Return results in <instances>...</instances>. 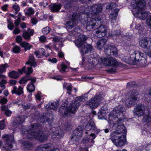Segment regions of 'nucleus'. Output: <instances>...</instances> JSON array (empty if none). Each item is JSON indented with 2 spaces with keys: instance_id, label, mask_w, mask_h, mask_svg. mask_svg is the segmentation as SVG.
<instances>
[{
  "instance_id": "nucleus-1",
  "label": "nucleus",
  "mask_w": 151,
  "mask_h": 151,
  "mask_svg": "<svg viewBox=\"0 0 151 151\" xmlns=\"http://www.w3.org/2000/svg\"><path fill=\"white\" fill-rule=\"evenodd\" d=\"M42 127V124L35 123L32 125L31 128L29 130L22 128L21 129V131L23 135L26 134L29 138H35L39 141L42 142L47 140L48 135L40 131Z\"/></svg>"
},
{
  "instance_id": "nucleus-2",
  "label": "nucleus",
  "mask_w": 151,
  "mask_h": 151,
  "mask_svg": "<svg viewBox=\"0 0 151 151\" xmlns=\"http://www.w3.org/2000/svg\"><path fill=\"white\" fill-rule=\"evenodd\" d=\"M126 132L124 124L120 123V124L117 125L116 131L111 133L110 139L117 147L122 146L127 144Z\"/></svg>"
},
{
  "instance_id": "nucleus-3",
  "label": "nucleus",
  "mask_w": 151,
  "mask_h": 151,
  "mask_svg": "<svg viewBox=\"0 0 151 151\" xmlns=\"http://www.w3.org/2000/svg\"><path fill=\"white\" fill-rule=\"evenodd\" d=\"M131 5L133 8L132 12L135 17L143 20H145L149 17V13L148 12L141 11L146 8L145 1L144 0H133Z\"/></svg>"
},
{
  "instance_id": "nucleus-4",
  "label": "nucleus",
  "mask_w": 151,
  "mask_h": 151,
  "mask_svg": "<svg viewBox=\"0 0 151 151\" xmlns=\"http://www.w3.org/2000/svg\"><path fill=\"white\" fill-rule=\"evenodd\" d=\"M125 111V108L122 105H119L115 108L109 115L108 122L110 124H122L125 116L123 112Z\"/></svg>"
},
{
  "instance_id": "nucleus-5",
  "label": "nucleus",
  "mask_w": 151,
  "mask_h": 151,
  "mask_svg": "<svg viewBox=\"0 0 151 151\" xmlns=\"http://www.w3.org/2000/svg\"><path fill=\"white\" fill-rule=\"evenodd\" d=\"M76 15V14L72 15V18L65 24L66 28L68 31V34L71 36H77L81 31L80 27L76 26L77 20L76 17H74Z\"/></svg>"
},
{
  "instance_id": "nucleus-6",
  "label": "nucleus",
  "mask_w": 151,
  "mask_h": 151,
  "mask_svg": "<svg viewBox=\"0 0 151 151\" xmlns=\"http://www.w3.org/2000/svg\"><path fill=\"white\" fill-rule=\"evenodd\" d=\"M66 104H63L59 110V112L63 115L64 117L70 116L71 114H73L76 112L79 108L80 104L79 102H72L69 107H67Z\"/></svg>"
},
{
  "instance_id": "nucleus-7",
  "label": "nucleus",
  "mask_w": 151,
  "mask_h": 151,
  "mask_svg": "<svg viewBox=\"0 0 151 151\" xmlns=\"http://www.w3.org/2000/svg\"><path fill=\"white\" fill-rule=\"evenodd\" d=\"M111 57L107 58H97L93 57H90L88 60V65L89 68L94 67L97 64L102 63L106 66H110Z\"/></svg>"
},
{
  "instance_id": "nucleus-8",
  "label": "nucleus",
  "mask_w": 151,
  "mask_h": 151,
  "mask_svg": "<svg viewBox=\"0 0 151 151\" xmlns=\"http://www.w3.org/2000/svg\"><path fill=\"white\" fill-rule=\"evenodd\" d=\"M19 72L22 74L23 73H24L27 75L24 77L22 78L19 81V82L20 84H24L26 83L27 82L30 80L32 82H35L36 81V79L35 77L32 78L29 75L30 74L32 73L33 70L31 67H29L26 68L25 66L21 69H18Z\"/></svg>"
},
{
  "instance_id": "nucleus-9",
  "label": "nucleus",
  "mask_w": 151,
  "mask_h": 151,
  "mask_svg": "<svg viewBox=\"0 0 151 151\" xmlns=\"http://www.w3.org/2000/svg\"><path fill=\"white\" fill-rule=\"evenodd\" d=\"M103 95L102 93H97L95 96L93 97L86 103V105L91 108H97L103 100Z\"/></svg>"
},
{
  "instance_id": "nucleus-10",
  "label": "nucleus",
  "mask_w": 151,
  "mask_h": 151,
  "mask_svg": "<svg viewBox=\"0 0 151 151\" xmlns=\"http://www.w3.org/2000/svg\"><path fill=\"white\" fill-rule=\"evenodd\" d=\"M130 58H132V60L133 62V64L137 61L139 62L140 64H143L146 62L145 58L144 56L145 55L139 51H134L133 50L130 51L129 52Z\"/></svg>"
},
{
  "instance_id": "nucleus-11",
  "label": "nucleus",
  "mask_w": 151,
  "mask_h": 151,
  "mask_svg": "<svg viewBox=\"0 0 151 151\" xmlns=\"http://www.w3.org/2000/svg\"><path fill=\"white\" fill-rule=\"evenodd\" d=\"M138 92L135 89L131 90L129 91V96L125 102L126 105L129 107L134 105L135 101L137 100L136 96L138 95Z\"/></svg>"
},
{
  "instance_id": "nucleus-12",
  "label": "nucleus",
  "mask_w": 151,
  "mask_h": 151,
  "mask_svg": "<svg viewBox=\"0 0 151 151\" xmlns=\"http://www.w3.org/2000/svg\"><path fill=\"white\" fill-rule=\"evenodd\" d=\"M86 9H88L89 12L86 13L87 17H90L91 15V17L95 15H97L101 12L102 10V7L101 5L99 4H95L92 6H88Z\"/></svg>"
},
{
  "instance_id": "nucleus-13",
  "label": "nucleus",
  "mask_w": 151,
  "mask_h": 151,
  "mask_svg": "<svg viewBox=\"0 0 151 151\" xmlns=\"http://www.w3.org/2000/svg\"><path fill=\"white\" fill-rule=\"evenodd\" d=\"M101 20L100 18L98 17L91 19L86 24V28L87 30L90 31L97 28L98 26L101 23Z\"/></svg>"
},
{
  "instance_id": "nucleus-14",
  "label": "nucleus",
  "mask_w": 151,
  "mask_h": 151,
  "mask_svg": "<svg viewBox=\"0 0 151 151\" xmlns=\"http://www.w3.org/2000/svg\"><path fill=\"white\" fill-rule=\"evenodd\" d=\"M84 127L81 126H78L73 132V136L71 137L70 142H76L80 139L82 134V132Z\"/></svg>"
},
{
  "instance_id": "nucleus-15",
  "label": "nucleus",
  "mask_w": 151,
  "mask_h": 151,
  "mask_svg": "<svg viewBox=\"0 0 151 151\" xmlns=\"http://www.w3.org/2000/svg\"><path fill=\"white\" fill-rule=\"evenodd\" d=\"M145 107L142 104L136 105L133 110L134 115L138 117L142 116L145 113Z\"/></svg>"
},
{
  "instance_id": "nucleus-16",
  "label": "nucleus",
  "mask_w": 151,
  "mask_h": 151,
  "mask_svg": "<svg viewBox=\"0 0 151 151\" xmlns=\"http://www.w3.org/2000/svg\"><path fill=\"white\" fill-rule=\"evenodd\" d=\"M97 28V31L94 34L95 36L100 38L106 35L108 29L107 27L103 25H100Z\"/></svg>"
},
{
  "instance_id": "nucleus-17",
  "label": "nucleus",
  "mask_w": 151,
  "mask_h": 151,
  "mask_svg": "<svg viewBox=\"0 0 151 151\" xmlns=\"http://www.w3.org/2000/svg\"><path fill=\"white\" fill-rule=\"evenodd\" d=\"M104 51L105 53L108 55H113L114 56H117L118 50L114 46L107 45L104 49Z\"/></svg>"
},
{
  "instance_id": "nucleus-18",
  "label": "nucleus",
  "mask_w": 151,
  "mask_h": 151,
  "mask_svg": "<svg viewBox=\"0 0 151 151\" xmlns=\"http://www.w3.org/2000/svg\"><path fill=\"white\" fill-rule=\"evenodd\" d=\"M140 46L143 48L147 49L151 52V39L149 38H145L139 42Z\"/></svg>"
},
{
  "instance_id": "nucleus-19",
  "label": "nucleus",
  "mask_w": 151,
  "mask_h": 151,
  "mask_svg": "<svg viewBox=\"0 0 151 151\" xmlns=\"http://www.w3.org/2000/svg\"><path fill=\"white\" fill-rule=\"evenodd\" d=\"M88 37L83 35H80L78 39L74 41L76 45L78 48L82 47L84 44H86L85 42Z\"/></svg>"
},
{
  "instance_id": "nucleus-20",
  "label": "nucleus",
  "mask_w": 151,
  "mask_h": 151,
  "mask_svg": "<svg viewBox=\"0 0 151 151\" xmlns=\"http://www.w3.org/2000/svg\"><path fill=\"white\" fill-rule=\"evenodd\" d=\"M2 137L5 141L9 148L12 149V145L14 143L13 136L10 134H5L3 135Z\"/></svg>"
},
{
  "instance_id": "nucleus-21",
  "label": "nucleus",
  "mask_w": 151,
  "mask_h": 151,
  "mask_svg": "<svg viewBox=\"0 0 151 151\" xmlns=\"http://www.w3.org/2000/svg\"><path fill=\"white\" fill-rule=\"evenodd\" d=\"M24 119L22 117H17L13 121L12 125L14 128L19 127L24 121Z\"/></svg>"
},
{
  "instance_id": "nucleus-22",
  "label": "nucleus",
  "mask_w": 151,
  "mask_h": 151,
  "mask_svg": "<svg viewBox=\"0 0 151 151\" xmlns=\"http://www.w3.org/2000/svg\"><path fill=\"white\" fill-rule=\"evenodd\" d=\"M52 146V144L50 143L41 145L37 147L36 151H48Z\"/></svg>"
},
{
  "instance_id": "nucleus-23",
  "label": "nucleus",
  "mask_w": 151,
  "mask_h": 151,
  "mask_svg": "<svg viewBox=\"0 0 151 151\" xmlns=\"http://www.w3.org/2000/svg\"><path fill=\"white\" fill-rule=\"evenodd\" d=\"M79 48L82 54H85L86 53L88 52L91 51L92 50V47L91 45L86 43L84 44L82 47Z\"/></svg>"
},
{
  "instance_id": "nucleus-24",
  "label": "nucleus",
  "mask_w": 151,
  "mask_h": 151,
  "mask_svg": "<svg viewBox=\"0 0 151 151\" xmlns=\"http://www.w3.org/2000/svg\"><path fill=\"white\" fill-rule=\"evenodd\" d=\"M107 41V40L104 38L99 40L96 43L97 48L100 50L102 49Z\"/></svg>"
},
{
  "instance_id": "nucleus-25",
  "label": "nucleus",
  "mask_w": 151,
  "mask_h": 151,
  "mask_svg": "<svg viewBox=\"0 0 151 151\" xmlns=\"http://www.w3.org/2000/svg\"><path fill=\"white\" fill-rule=\"evenodd\" d=\"M35 53L36 55V57L37 58H40V55L41 54L46 57H47L50 55V54L49 53H46L45 52V50L43 48L40 49L38 51H35Z\"/></svg>"
},
{
  "instance_id": "nucleus-26",
  "label": "nucleus",
  "mask_w": 151,
  "mask_h": 151,
  "mask_svg": "<svg viewBox=\"0 0 151 151\" xmlns=\"http://www.w3.org/2000/svg\"><path fill=\"white\" fill-rule=\"evenodd\" d=\"M12 94H15L20 96L23 93V88L21 86H19L18 88L16 86H14L13 89L12 90Z\"/></svg>"
},
{
  "instance_id": "nucleus-27",
  "label": "nucleus",
  "mask_w": 151,
  "mask_h": 151,
  "mask_svg": "<svg viewBox=\"0 0 151 151\" xmlns=\"http://www.w3.org/2000/svg\"><path fill=\"white\" fill-rule=\"evenodd\" d=\"M35 60L34 56L30 55L29 56V60L26 62V64H29L31 66L35 67L37 66V64Z\"/></svg>"
},
{
  "instance_id": "nucleus-28",
  "label": "nucleus",
  "mask_w": 151,
  "mask_h": 151,
  "mask_svg": "<svg viewBox=\"0 0 151 151\" xmlns=\"http://www.w3.org/2000/svg\"><path fill=\"white\" fill-rule=\"evenodd\" d=\"M49 8L53 12H57L61 9V5L56 4H52L49 6Z\"/></svg>"
},
{
  "instance_id": "nucleus-29",
  "label": "nucleus",
  "mask_w": 151,
  "mask_h": 151,
  "mask_svg": "<svg viewBox=\"0 0 151 151\" xmlns=\"http://www.w3.org/2000/svg\"><path fill=\"white\" fill-rule=\"evenodd\" d=\"M119 10L118 9H115L114 11L115 12L111 13L109 15V18L112 22H113L114 21H115Z\"/></svg>"
},
{
  "instance_id": "nucleus-30",
  "label": "nucleus",
  "mask_w": 151,
  "mask_h": 151,
  "mask_svg": "<svg viewBox=\"0 0 151 151\" xmlns=\"http://www.w3.org/2000/svg\"><path fill=\"white\" fill-rule=\"evenodd\" d=\"M34 31L31 29L29 32H25L23 33L22 36L26 40H29L30 38V36L33 35Z\"/></svg>"
},
{
  "instance_id": "nucleus-31",
  "label": "nucleus",
  "mask_w": 151,
  "mask_h": 151,
  "mask_svg": "<svg viewBox=\"0 0 151 151\" xmlns=\"http://www.w3.org/2000/svg\"><path fill=\"white\" fill-rule=\"evenodd\" d=\"M59 106V103L58 102H54L53 103H51L50 104V103H49L48 105H47L46 106V108H50L51 109H56Z\"/></svg>"
},
{
  "instance_id": "nucleus-32",
  "label": "nucleus",
  "mask_w": 151,
  "mask_h": 151,
  "mask_svg": "<svg viewBox=\"0 0 151 151\" xmlns=\"http://www.w3.org/2000/svg\"><path fill=\"white\" fill-rule=\"evenodd\" d=\"M19 73L14 70L9 72V76L14 79H17L19 77Z\"/></svg>"
},
{
  "instance_id": "nucleus-33",
  "label": "nucleus",
  "mask_w": 151,
  "mask_h": 151,
  "mask_svg": "<svg viewBox=\"0 0 151 151\" xmlns=\"http://www.w3.org/2000/svg\"><path fill=\"white\" fill-rule=\"evenodd\" d=\"M96 127L94 122H91L89 124H87L85 127L86 131H91L94 129H95Z\"/></svg>"
},
{
  "instance_id": "nucleus-34",
  "label": "nucleus",
  "mask_w": 151,
  "mask_h": 151,
  "mask_svg": "<svg viewBox=\"0 0 151 151\" xmlns=\"http://www.w3.org/2000/svg\"><path fill=\"white\" fill-rule=\"evenodd\" d=\"M30 84H28L27 87V90L29 92H32L35 90V86L34 84L32 82Z\"/></svg>"
},
{
  "instance_id": "nucleus-35",
  "label": "nucleus",
  "mask_w": 151,
  "mask_h": 151,
  "mask_svg": "<svg viewBox=\"0 0 151 151\" xmlns=\"http://www.w3.org/2000/svg\"><path fill=\"white\" fill-rule=\"evenodd\" d=\"M122 59L126 63L133 64V62L132 60V58H130V56H124L123 58Z\"/></svg>"
},
{
  "instance_id": "nucleus-36",
  "label": "nucleus",
  "mask_w": 151,
  "mask_h": 151,
  "mask_svg": "<svg viewBox=\"0 0 151 151\" xmlns=\"http://www.w3.org/2000/svg\"><path fill=\"white\" fill-rule=\"evenodd\" d=\"M21 46L24 48L25 51L29 50L31 47V46L29 44L26 42H22L21 44Z\"/></svg>"
},
{
  "instance_id": "nucleus-37",
  "label": "nucleus",
  "mask_w": 151,
  "mask_h": 151,
  "mask_svg": "<svg viewBox=\"0 0 151 151\" xmlns=\"http://www.w3.org/2000/svg\"><path fill=\"white\" fill-rule=\"evenodd\" d=\"M110 63V66H117L119 65V62H118L115 58L111 57Z\"/></svg>"
},
{
  "instance_id": "nucleus-38",
  "label": "nucleus",
  "mask_w": 151,
  "mask_h": 151,
  "mask_svg": "<svg viewBox=\"0 0 151 151\" xmlns=\"http://www.w3.org/2000/svg\"><path fill=\"white\" fill-rule=\"evenodd\" d=\"M144 97L143 99L147 102H151V92H149L148 94H146L144 95Z\"/></svg>"
},
{
  "instance_id": "nucleus-39",
  "label": "nucleus",
  "mask_w": 151,
  "mask_h": 151,
  "mask_svg": "<svg viewBox=\"0 0 151 151\" xmlns=\"http://www.w3.org/2000/svg\"><path fill=\"white\" fill-rule=\"evenodd\" d=\"M52 134L56 136H58V138L63 136L64 135L63 132L61 129H60L59 131H56L55 132L53 131Z\"/></svg>"
},
{
  "instance_id": "nucleus-40",
  "label": "nucleus",
  "mask_w": 151,
  "mask_h": 151,
  "mask_svg": "<svg viewBox=\"0 0 151 151\" xmlns=\"http://www.w3.org/2000/svg\"><path fill=\"white\" fill-rule=\"evenodd\" d=\"M142 121L144 122L147 123L151 122V117L149 114L147 115H145L142 119Z\"/></svg>"
},
{
  "instance_id": "nucleus-41",
  "label": "nucleus",
  "mask_w": 151,
  "mask_h": 151,
  "mask_svg": "<svg viewBox=\"0 0 151 151\" xmlns=\"http://www.w3.org/2000/svg\"><path fill=\"white\" fill-rule=\"evenodd\" d=\"M9 67L7 63L2 64L0 66V73H3L6 71V69Z\"/></svg>"
},
{
  "instance_id": "nucleus-42",
  "label": "nucleus",
  "mask_w": 151,
  "mask_h": 151,
  "mask_svg": "<svg viewBox=\"0 0 151 151\" xmlns=\"http://www.w3.org/2000/svg\"><path fill=\"white\" fill-rule=\"evenodd\" d=\"M135 28L138 30L139 33L140 34L142 33L144 29L143 27L139 24H137L135 27Z\"/></svg>"
},
{
  "instance_id": "nucleus-43",
  "label": "nucleus",
  "mask_w": 151,
  "mask_h": 151,
  "mask_svg": "<svg viewBox=\"0 0 151 151\" xmlns=\"http://www.w3.org/2000/svg\"><path fill=\"white\" fill-rule=\"evenodd\" d=\"M34 11L33 9L31 8L26 10L25 11V14L28 15H30L33 14H34Z\"/></svg>"
},
{
  "instance_id": "nucleus-44",
  "label": "nucleus",
  "mask_w": 151,
  "mask_h": 151,
  "mask_svg": "<svg viewBox=\"0 0 151 151\" xmlns=\"http://www.w3.org/2000/svg\"><path fill=\"white\" fill-rule=\"evenodd\" d=\"M84 97L83 96H81L77 97L75 99L74 101L75 102H79V104L80 105V102L83 101Z\"/></svg>"
},
{
  "instance_id": "nucleus-45",
  "label": "nucleus",
  "mask_w": 151,
  "mask_h": 151,
  "mask_svg": "<svg viewBox=\"0 0 151 151\" xmlns=\"http://www.w3.org/2000/svg\"><path fill=\"white\" fill-rule=\"evenodd\" d=\"M20 47L17 46H15L12 48V51L14 52L15 53H19L20 51Z\"/></svg>"
},
{
  "instance_id": "nucleus-46",
  "label": "nucleus",
  "mask_w": 151,
  "mask_h": 151,
  "mask_svg": "<svg viewBox=\"0 0 151 151\" xmlns=\"http://www.w3.org/2000/svg\"><path fill=\"white\" fill-rule=\"evenodd\" d=\"M7 82L4 80H2L0 82V86L2 88V90H4L6 86L5 84Z\"/></svg>"
},
{
  "instance_id": "nucleus-47",
  "label": "nucleus",
  "mask_w": 151,
  "mask_h": 151,
  "mask_svg": "<svg viewBox=\"0 0 151 151\" xmlns=\"http://www.w3.org/2000/svg\"><path fill=\"white\" fill-rule=\"evenodd\" d=\"M12 8L15 10V13L16 14L18 13L20 10L19 6L17 5L16 3H15V4L13 5Z\"/></svg>"
},
{
  "instance_id": "nucleus-48",
  "label": "nucleus",
  "mask_w": 151,
  "mask_h": 151,
  "mask_svg": "<svg viewBox=\"0 0 151 151\" xmlns=\"http://www.w3.org/2000/svg\"><path fill=\"white\" fill-rule=\"evenodd\" d=\"M50 31L49 28L48 27H47L43 29L42 32L43 34L47 35L49 32Z\"/></svg>"
},
{
  "instance_id": "nucleus-49",
  "label": "nucleus",
  "mask_w": 151,
  "mask_h": 151,
  "mask_svg": "<svg viewBox=\"0 0 151 151\" xmlns=\"http://www.w3.org/2000/svg\"><path fill=\"white\" fill-rule=\"evenodd\" d=\"M109 124H110V125H109V126L110 127V128H108L105 129L103 130L104 131L105 133H108L109 132L110 130V131H111V130H110V128L111 127V125H112V127L115 126H116V128L117 127V124H115L114 125L113 124H109Z\"/></svg>"
},
{
  "instance_id": "nucleus-50",
  "label": "nucleus",
  "mask_w": 151,
  "mask_h": 151,
  "mask_svg": "<svg viewBox=\"0 0 151 151\" xmlns=\"http://www.w3.org/2000/svg\"><path fill=\"white\" fill-rule=\"evenodd\" d=\"M32 105L31 104L29 103L27 104L26 105H22V107L25 110L26 109H29L31 106Z\"/></svg>"
},
{
  "instance_id": "nucleus-51",
  "label": "nucleus",
  "mask_w": 151,
  "mask_h": 151,
  "mask_svg": "<svg viewBox=\"0 0 151 151\" xmlns=\"http://www.w3.org/2000/svg\"><path fill=\"white\" fill-rule=\"evenodd\" d=\"M66 85L65 84L63 85V87H65L67 90L68 91H71L72 90V86L71 84L68 85L67 87H66Z\"/></svg>"
},
{
  "instance_id": "nucleus-52",
  "label": "nucleus",
  "mask_w": 151,
  "mask_h": 151,
  "mask_svg": "<svg viewBox=\"0 0 151 151\" xmlns=\"http://www.w3.org/2000/svg\"><path fill=\"white\" fill-rule=\"evenodd\" d=\"M146 23L147 24L150 26L151 28V16L149 15L148 17L146 20Z\"/></svg>"
},
{
  "instance_id": "nucleus-53",
  "label": "nucleus",
  "mask_w": 151,
  "mask_h": 151,
  "mask_svg": "<svg viewBox=\"0 0 151 151\" xmlns=\"http://www.w3.org/2000/svg\"><path fill=\"white\" fill-rule=\"evenodd\" d=\"M20 22V17H18L17 19L15 20L14 24L15 27H18L19 24Z\"/></svg>"
},
{
  "instance_id": "nucleus-54",
  "label": "nucleus",
  "mask_w": 151,
  "mask_h": 151,
  "mask_svg": "<svg viewBox=\"0 0 151 151\" xmlns=\"http://www.w3.org/2000/svg\"><path fill=\"white\" fill-rule=\"evenodd\" d=\"M90 136L92 137L93 138L92 139H91V141L92 143V145L90 146H92V145L94 143V139L96 137V135L93 133H91L90 134Z\"/></svg>"
},
{
  "instance_id": "nucleus-55",
  "label": "nucleus",
  "mask_w": 151,
  "mask_h": 151,
  "mask_svg": "<svg viewBox=\"0 0 151 151\" xmlns=\"http://www.w3.org/2000/svg\"><path fill=\"white\" fill-rule=\"evenodd\" d=\"M61 71L62 72H64L65 71V69L66 68L67 66L65 65V64L62 63L61 65Z\"/></svg>"
},
{
  "instance_id": "nucleus-56",
  "label": "nucleus",
  "mask_w": 151,
  "mask_h": 151,
  "mask_svg": "<svg viewBox=\"0 0 151 151\" xmlns=\"http://www.w3.org/2000/svg\"><path fill=\"white\" fill-rule=\"evenodd\" d=\"M48 3H47L46 0H44L43 1H42L39 3V5L42 6H43L45 7L48 5Z\"/></svg>"
},
{
  "instance_id": "nucleus-57",
  "label": "nucleus",
  "mask_w": 151,
  "mask_h": 151,
  "mask_svg": "<svg viewBox=\"0 0 151 151\" xmlns=\"http://www.w3.org/2000/svg\"><path fill=\"white\" fill-rule=\"evenodd\" d=\"M18 27H15V29H14L13 32V33L15 35H17L20 32V30L18 28Z\"/></svg>"
},
{
  "instance_id": "nucleus-58",
  "label": "nucleus",
  "mask_w": 151,
  "mask_h": 151,
  "mask_svg": "<svg viewBox=\"0 0 151 151\" xmlns=\"http://www.w3.org/2000/svg\"><path fill=\"white\" fill-rule=\"evenodd\" d=\"M9 106L7 105H3L1 107V109L2 111H6L8 110L9 108Z\"/></svg>"
},
{
  "instance_id": "nucleus-59",
  "label": "nucleus",
  "mask_w": 151,
  "mask_h": 151,
  "mask_svg": "<svg viewBox=\"0 0 151 151\" xmlns=\"http://www.w3.org/2000/svg\"><path fill=\"white\" fill-rule=\"evenodd\" d=\"M12 113V112L9 110H6L5 111V114L7 116H10Z\"/></svg>"
},
{
  "instance_id": "nucleus-60",
  "label": "nucleus",
  "mask_w": 151,
  "mask_h": 151,
  "mask_svg": "<svg viewBox=\"0 0 151 151\" xmlns=\"http://www.w3.org/2000/svg\"><path fill=\"white\" fill-rule=\"evenodd\" d=\"M121 33V31L120 30H115L113 32V34L115 35H118L120 34Z\"/></svg>"
},
{
  "instance_id": "nucleus-61",
  "label": "nucleus",
  "mask_w": 151,
  "mask_h": 151,
  "mask_svg": "<svg viewBox=\"0 0 151 151\" xmlns=\"http://www.w3.org/2000/svg\"><path fill=\"white\" fill-rule=\"evenodd\" d=\"M39 40L42 42H44L46 41V38L44 36H42L39 37Z\"/></svg>"
},
{
  "instance_id": "nucleus-62",
  "label": "nucleus",
  "mask_w": 151,
  "mask_h": 151,
  "mask_svg": "<svg viewBox=\"0 0 151 151\" xmlns=\"http://www.w3.org/2000/svg\"><path fill=\"white\" fill-rule=\"evenodd\" d=\"M31 21L32 23L34 24H36L37 22V20L36 18L33 17L31 18Z\"/></svg>"
},
{
  "instance_id": "nucleus-63",
  "label": "nucleus",
  "mask_w": 151,
  "mask_h": 151,
  "mask_svg": "<svg viewBox=\"0 0 151 151\" xmlns=\"http://www.w3.org/2000/svg\"><path fill=\"white\" fill-rule=\"evenodd\" d=\"M7 100L5 98H3L0 101V103L1 104H5L7 103Z\"/></svg>"
},
{
  "instance_id": "nucleus-64",
  "label": "nucleus",
  "mask_w": 151,
  "mask_h": 151,
  "mask_svg": "<svg viewBox=\"0 0 151 151\" xmlns=\"http://www.w3.org/2000/svg\"><path fill=\"white\" fill-rule=\"evenodd\" d=\"M22 39L21 36H18L16 38V40L18 42H20L22 41Z\"/></svg>"
}]
</instances>
